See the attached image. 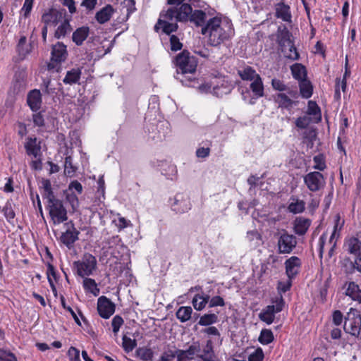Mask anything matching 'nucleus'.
Instances as JSON below:
<instances>
[{
  "instance_id": "30",
  "label": "nucleus",
  "mask_w": 361,
  "mask_h": 361,
  "mask_svg": "<svg viewBox=\"0 0 361 361\" xmlns=\"http://www.w3.org/2000/svg\"><path fill=\"white\" fill-rule=\"evenodd\" d=\"M310 226V221L305 218H297L295 221L294 231L296 234L302 235L308 230Z\"/></svg>"
},
{
  "instance_id": "28",
  "label": "nucleus",
  "mask_w": 361,
  "mask_h": 361,
  "mask_svg": "<svg viewBox=\"0 0 361 361\" xmlns=\"http://www.w3.org/2000/svg\"><path fill=\"white\" fill-rule=\"evenodd\" d=\"M290 37L291 33L286 27L279 28L277 39L281 48L284 46H290V44L293 43Z\"/></svg>"
},
{
  "instance_id": "62",
  "label": "nucleus",
  "mask_w": 361,
  "mask_h": 361,
  "mask_svg": "<svg viewBox=\"0 0 361 361\" xmlns=\"http://www.w3.org/2000/svg\"><path fill=\"white\" fill-rule=\"evenodd\" d=\"M209 301V307H214L216 306H224L225 302L224 299L220 296H214Z\"/></svg>"
},
{
  "instance_id": "55",
  "label": "nucleus",
  "mask_w": 361,
  "mask_h": 361,
  "mask_svg": "<svg viewBox=\"0 0 361 361\" xmlns=\"http://www.w3.org/2000/svg\"><path fill=\"white\" fill-rule=\"evenodd\" d=\"M202 332L203 334H205L208 336H214V339H217V341H219L220 343L221 342V335H220V332L218 330V329L215 326H209L207 328H205L204 329Z\"/></svg>"
},
{
  "instance_id": "45",
  "label": "nucleus",
  "mask_w": 361,
  "mask_h": 361,
  "mask_svg": "<svg viewBox=\"0 0 361 361\" xmlns=\"http://www.w3.org/2000/svg\"><path fill=\"white\" fill-rule=\"evenodd\" d=\"M66 200L71 205L72 212H75L79 207V200L75 194L73 192H66Z\"/></svg>"
},
{
  "instance_id": "7",
  "label": "nucleus",
  "mask_w": 361,
  "mask_h": 361,
  "mask_svg": "<svg viewBox=\"0 0 361 361\" xmlns=\"http://www.w3.org/2000/svg\"><path fill=\"white\" fill-rule=\"evenodd\" d=\"M344 330L346 333L355 337L360 335L361 331V315L358 311L351 308L348 312L344 323Z\"/></svg>"
},
{
  "instance_id": "11",
  "label": "nucleus",
  "mask_w": 361,
  "mask_h": 361,
  "mask_svg": "<svg viewBox=\"0 0 361 361\" xmlns=\"http://www.w3.org/2000/svg\"><path fill=\"white\" fill-rule=\"evenodd\" d=\"M67 55L66 46L63 43L58 42L54 45L51 50V61L47 65L48 69H55L59 63L66 60Z\"/></svg>"
},
{
  "instance_id": "17",
  "label": "nucleus",
  "mask_w": 361,
  "mask_h": 361,
  "mask_svg": "<svg viewBox=\"0 0 361 361\" xmlns=\"http://www.w3.org/2000/svg\"><path fill=\"white\" fill-rule=\"evenodd\" d=\"M173 209L178 213H185L190 209L191 204L189 198L181 194L175 197L174 203L172 204Z\"/></svg>"
},
{
  "instance_id": "32",
  "label": "nucleus",
  "mask_w": 361,
  "mask_h": 361,
  "mask_svg": "<svg viewBox=\"0 0 361 361\" xmlns=\"http://www.w3.org/2000/svg\"><path fill=\"white\" fill-rule=\"evenodd\" d=\"M293 77L300 81L302 80L307 79V71L306 68L301 63H295L290 67Z\"/></svg>"
},
{
  "instance_id": "15",
  "label": "nucleus",
  "mask_w": 361,
  "mask_h": 361,
  "mask_svg": "<svg viewBox=\"0 0 361 361\" xmlns=\"http://www.w3.org/2000/svg\"><path fill=\"white\" fill-rule=\"evenodd\" d=\"M116 305L106 296H100L97 300V311L100 317L109 319L115 312Z\"/></svg>"
},
{
  "instance_id": "4",
  "label": "nucleus",
  "mask_w": 361,
  "mask_h": 361,
  "mask_svg": "<svg viewBox=\"0 0 361 361\" xmlns=\"http://www.w3.org/2000/svg\"><path fill=\"white\" fill-rule=\"evenodd\" d=\"M97 259L90 253H85L81 259L73 262L76 273L82 278L89 276L93 274L97 269Z\"/></svg>"
},
{
  "instance_id": "21",
  "label": "nucleus",
  "mask_w": 361,
  "mask_h": 361,
  "mask_svg": "<svg viewBox=\"0 0 361 361\" xmlns=\"http://www.w3.org/2000/svg\"><path fill=\"white\" fill-rule=\"evenodd\" d=\"M345 295L351 298V300L361 304V289L355 282H349L345 285Z\"/></svg>"
},
{
  "instance_id": "2",
  "label": "nucleus",
  "mask_w": 361,
  "mask_h": 361,
  "mask_svg": "<svg viewBox=\"0 0 361 361\" xmlns=\"http://www.w3.org/2000/svg\"><path fill=\"white\" fill-rule=\"evenodd\" d=\"M201 33L208 37V43L211 46H218L233 35L231 23L222 20L220 17L209 18L205 26L201 29Z\"/></svg>"
},
{
  "instance_id": "25",
  "label": "nucleus",
  "mask_w": 361,
  "mask_h": 361,
  "mask_svg": "<svg viewBox=\"0 0 361 361\" xmlns=\"http://www.w3.org/2000/svg\"><path fill=\"white\" fill-rule=\"evenodd\" d=\"M271 86L274 90L279 91L280 92H286L291 97L297 99L298 97V93L296 90H291L284 82L276 78H274L271 80Z\"/></svg>"
},
{
  "instance_id": "42",
  "label": "nucleus",
  "mask_w": 361,
  "mask_h": 361,
  "mask_svg": "<svg viewBox=\"0 0 361 361\" xmlns=\"http://www.w3.org/2000/svg\"><path fill=\"white\" fill-rule=\"evenodd\" d=\"M218 316L216 314H205L200 317L198 324L200 326H209L216 323Z\"/></svg>"
},
{
  "instance_id": "6",
  "label": "nucleus",
  "mask_w": 361,
  "mask_h": 361,
  "mask_svg": "<svg viewBox=\"0 0 361 361\" xmlns=\"http://www.w3.org/2000/svg\"><path fill=\"white\" fill-rule=\"evenodd\" d=\"M272 303V305L264 308L259 314V319L268 325L273 323L275 319V314L281 312L285 305L284 300L281 295L273 299Z\"/></svg>"
},
{
  "instance_id": "26",
  "label": "nucleus",
  "mask_w": 361,
  "mask_h": 361,
  "mask_svg": "<svg viewBox=\"0 0 361 361\" xmlns=\"http://www.w3.org/2000/svg\"><path fill=\"white\" fill-rule=\"evenodd\" d=\"M90 33V29L87 26H82L75 30L72 35V39L76 45L80 46L87 39Z\"/></svg>"
},
{
  "instance_id": "10",
  "label": "nucleus",
  "mask_w": 361,
  "mask_h": 361,
  "mask_svg": "<svg viewBox=\"0 0 361 361\" xmlns=\"http://www.w3.org/2000/svg\"><path fill=\"white\" fill-rule=\"evenodd\" d=\"M304 183L307 188L312 192H317L323 189L326 185L324 176L319 171H313L307 173L303 177Z\"/></svg>"
},
{
  "instance_id": "53",
  "label": "nucleus",
  "mask_w": 361,
  "mask_h": 361,
  "mask_svg": "<svg viewBox=\"0 0 361 361\" xmlns=\"http://www.w3.org/2000/svg\"><path fill=\"white\" fill-rule=\"evenodd\" d=\"M314 165V169L319 171H324L326 169L324 157L322 154L317 155L313 159Z\"/></svg>"
},
{
  "instance_id": "31",
  "label": "nucleus",
  "mask_w": 361,
  "mask_h": 361,
  "mask_svg": "<svg viewBox=\"0 0 361 361\" xmlns=\"http://www.w3.org/2000/svg\"><path fill=\"white\" fill-rule=\"evenodd\" d=\"M83 279L82 286L85 290L87 293H92L94 296H98L100 293V290L97 287L96 281L91 278H88V276Z\"/></svg>"
},
{
  "instance_id": "18",
  "label": "nucleus",
  "mask_w": 361,
  "mask_h": 361,
  "mask_svg": "<svg viewBox=\"0 0 361 361\" xmlns=\"http://www.w3.org/2000/svg\"><path fill=\"white\" fill-rule=\"evenodd\" d=\"M25 148L27 155L33 156L34 158L41 157L40 142L36 137H27V142L25 144Z\"/></svg>"
},
{
  "instance_id": "20",
  "label": "nucleus",
  "mask_w": 361,
  "mask_h": 361,
  "mask_svg": "<svg viewBox=\"0 0 361 361\" xmlns=\"http://www.w3.org/2000/svg\"><path fill=\"white\" fill-rule=\"evenodd\" d=\"M71 226L68 228L61 236V242L67 247H70L78 239L79 231L74 227L73 224L71 222Z\"/></svg>"
},
{
  "instance_id": "19",
  "label": "nucleus",
  "mask_w": 361,
  "mask_h": 361,
  "mask_svg": "<svg viewBox=\"0 0 361 361\" xmlns=\"http://www.w3.org/2000/svg\"><path fill=\"white\" fill-rule=\"evenodd\" d=\"M300 264V259L295 256L290 257L285 262L286 273L288 278L292 279L298 274Z\"/></svg>"
},
{
  "instance_id": "27",
  "label": "nucleus",
  "mask_w": 361,
  "mask_h": 361,
  "mask_svg": "<svg viewBox=\"0 0 361 361\" xmlns=\"http://www.w3.org/2000/svg\"><path fill=\"white\" fill-rule=\"evenodd\" d=\"M276 16L283 21L290 22L291 20V14L289 6L283 3L276 4Z\"/></svg>"
},
{
  "instance_id": "41",
  "label": "nucleus",
  "mask_w": 361,
  "mask_h": 361,
  "mask_svg": "<svg viewBox=\"0 0 361 361\" xmlns=\"http://www.w3.org/2000/svg\"><path fill=\"white\" fill-rule=\"evenodd\" d=\"M17 51L20 56V57L24 58L27 54H29L30 49L27 44V39L26 37L22 36L17 44Z\"/></svg>"
},
{
  "instance_id": "24",
  "label": "nucleus",
  "mask_w": 361,
  "mask_h": 361,
  "mask_svg": "<svg viewBox=\"0 0 361 361\" xmlns=\"http://www.w3.org/2000/svg\"><path fill=\"white\" fill-rule=\"evenodd\" d=\"M114 13V8L108 4L96 13L95 18L99 23L104 24L110 20Z\"/></svg>"
},
{
  "instance_id": "47",
  "label": "nucleus",
  "mask_w": 361,
  "mask_h": 361,
  "mask_svg": "<svg viewBox=\"0 0 361 361\" xmlns=\"http://www.w3.org/2000/svg\"><path fill=\"white\" fill-rule=\"evenodd\" d=\"M274 340V335L271 330L269 329H263L262 330L259 337V341L263 345H267L271 343Z\"/></svg>"
},
{
  "instance_id": "23",
  "label": "nucleus",
  "mask_w": 361,
  "mask_h": 361,
  "mask_svg": "<svg viewBox=\"0 0 361 361\" xmlns=\"http://www.w3.org/2000/svg\"><path fill=\"white\" fill-rule=\"evenodd\" d=\"M345 246L346 250L355 257V259L361 256V241L356 238L348 239Z\"/></svg>"
},
{
  "instance_id": "50",
  "label": "nucleus",
  "mask_w": 361,
  "mask_h": 361,
  "mask_svg": "<svg viewBox=\"0 0 361 361\" xmlns=\"http://www.w3.org/2000/svg\"><path fill=\"white\" fill-rule=\"evenodd\" d=\"M76 171V167L73 165L72 159L71 157H67L65 159L64 163V173L68 176H73Z\"/></svg>"
},
{
  "instance_id": "48",
  "label": "nucleus",
  "mask_w": 361,
  "mask_h": 361,
  "mask_svg": "<svg viewBox=\"0 0 361 361\" xmlns=\"http://www.w3.org/2000/svg\"><path fill=\"white\" fill-rule=\"evenodd\" d=\"M343 222L344 221L341 219L339 215H336L334 230L329 238V243H331L336 237H338V232L341 231L343 225Z\"/></svg>"
},
{
  "instance_id": "12",
  "label": "nucleus",
  "mask_w": 361,
  "mask_h": 361,
  "mask_svg": "<svg viewBox=\"0 0 361 361\" xmlns=\"http://www.w3.org/2000/svg\"><path fill=\"white\" fill-rule=\"evenodd\" d=\"M297 245L296 238L287 232H283L278 239L279 252L281 254H289Z\"/></svg>"
},
{
  "instance_id": "44",
  "label": "nucleus",
  "mask_w": 361,
  "mask_h": 361,
  "mask_svg": "<svg viewBox=\"0 0 361 361\" xmlns=\"http://www.w3.org/2000/svg\"><path fill=\"white\" fill-rule=\"evenodd\" d=\"M42 188L44 190V192L42 194V197L47 200L55 197L52 188L51 182L48 179H43L42 181Z\"/></svg>"
},
{
  "instance_id": "5",
  "label": "nucleus",
  "mask_w": 361,
  "mask_h": 361,
  "mask_svg": "<svg viewBox=\"0 0 361 361\" xmlns=\"http://www.w3.org/2000/svg\"><path fill=\"white\" fill-rule=\"evenodd\" d=\"M47 207L54 224H60L67 220V210L63 202L56 197L47 200Z\"/></svg>"
},
{
  "instance_id": "52",
  "label": "nucleus",
  "mask_w": 361,
  "mask_h": 361,
  "mask_svg": "<svg viewBox=\"0 0 361 361\" xmlns=\"http://www.w3.org/2000/svg\"><path fill=\"white\" fill-rule=\"evenodd\" d=\"M178 351L172 349H167L164 351L159 361H172L176 357H177Z\"/></svg>"
},
{
  "instance_id": "13",
  "label": "nucleus",
  "mask_w": 361,
  "mask_h": 361,
  "mask_svg": "<svg viewBox=\"0 0 361 361\" xmlns=\"http://www.w3.org/2000/svg\"><path fill=\"white\" fill-rule=\"evenodd\" d=\"M212 84L213 94L216 97H223L229 94L233 89V85L225 76L215 78Z\"/></svg>"
},
{
  "instance_id": "3",
  "label": "nucleus",
  "mask_w": 361,
  "mask_h": 361,
  "mask_svg": "<svg viewBox=\"0 0 361 361\" xmlns=\"http://www.w3.org/2000/svg\"><path fill=\"white\" fill-rule=\"evenodd\" d=\"M200 350L201 348L200 343H193L186 350H177V360L190 361L196 356L199 361H214V352L213 341L212 339L207 341L206 345L203 348L202 354H199Z\"/></svg>"
},
{
  "instance_id": "61",
  "label": "nucleus",
  "mask_w": 361,
  "mask_h": 361,
  "mask_svg": "<svg viewBox=\"0 0 361 361\" xmlns=\"http://www.w3.org/2000/svg\"><path fill=\"white\" fill-rule=\"evenodd\" d=\"M44 88L42 90L48 94H54L56 93L55 85L50 81H44Z\"/></svg>"
},
{
  "instance_id": "22",
  "label": "nucleus",
  "mask_w": 361,
  "mask_h": 361,
  "mask_svg": "<svg viewBox=\"0 0 361 361\" xmlns=\"http://www.w3.org/2000/svg\"><path fill=\"white\" fill-rule=\"evenodd\" d=\"M27 103L32 111H36L39 109L42 104L40 91L38 90L30 91L27 94Z\"/></svg>"
},
{
  "instance_id": "34",
  "label": "nucleus",
  "mask_w": 361,
  "mask_h": 361,
  "mask_svg": "<svg viewBox=\"0 0 361 361\" xmlns=\"http://www.w3.org/2000/svg\"><path fill=\"white\" fill-rule=\"evenodd\" d=\"M250 88L256 97L259 98L264 96V85L260 76L251 81Z\"/></svg>"
},
{
  "instance_id": "51",
  "label": "nucleus",
  "mask_w": 361,
  "mask_h": 361,
  "mask_svg": "<svg viewBox=\"0 0 361 361\" xmlns=\"http://www.w3.org/2000/svg\"><path fill=\"white\" fill-rule=\"evenodd\" d=\"M246 238L254 246L259 245L261 241L260 234L255 231H248L247 233Z\"/></svg>"
},
{
  "instance_id": "14",
  "label": "nucleus",
  "mask_w": 361,
  "mask_h": 361,
  "mask_svg": "<svg viewBox=\"0 0 361 361\" xmlns=\"http://www.w3.org/2000/svg\"><path fill=\"white\" fill-rule=\"evenodd\" d=\"M66 16L65 9L50 8L45 11L42 16V21L47 25H56Z\"/></svg>"
},
{
  "instance_id": "29",
  "label": "nucleus",
  "mask_w": 361,
  "mask_h": 361,
  "mask_svg": "<svg viewBox=\"0 0 361 361\" xmlns=\"http://www.w3.org/2000/svg\"><path fill=\"white\" fill-rule=\"evenodd\" d=\"M81 76V71L80 68H73L67 71L66 76L63 79V83L72 85L79 82Z\"/></svg>"
},
{
  "instance_id": "60",
  "label": "nucleus",
  "mask_w": 361,
  "mask_h": 361,
  "mask_svg": "<svg viewBox=\"0 0 361 361\" xmlns=\"http://www.w3.org/2000/svg\"><path fill=\"white\" fill-rule=\"evenodd\" d=\"M61 305L62 307L67 310L72 315V317H73L75 322L78 324V325H80V322L78 317V316L76 315V314L75 313V312L73 311V310L69 307V306H67L66 304V301H65V298L63 295L61 296Z\"/></svg>"
},
{
  "instance_id": "16",
  "label": "nucleus",
  "mask_w": 361,
  "mask_h": 361,
  "mask_svg": "<svg viewBox=\"0 0 361 361\" xmlns=\"http://www.w3.org/2000/svg\"><path fill=\"white\" fill-rule=\"evenodd\" d=\"M274 101L278 108L290 111L293 106H297L298 102L291 97L287 92H279L273 95Z\"/></svg>"
},
{
  "instance_id": "38",
  "label": "nucleus",
  "mask_w": 361,
  "mask_h": 361,
  "mask_svg": "<svg viewBox=\"0 0 361 361\" xmlns=\"http://www.w3.org/2000/svg\"><path fill=\"white\" fill-rule=\"evenodd\" d=\"M61 25L57 27L55 31L54 36L57 39H60L64 37L67 33L71 31V26L69 23V20L65 18L62 22H60Z\"/></svg>"
},
{
  "instance_id": "63",
  "label": "nucleus",
  "mask_w": 361,
  "mask_h": 361,
  "mask_svg": "<svg viewBox=\"0 0 361 361\" xmlns=\"http://www.w3.org/2000/svg\"><path fill=\"white\" fill-rule=\"evenodd\" d=\"M0 360L2 361H17L13 353L2 350H0Z\"/></svg>"
},
{
  "instance_id": "59",
  "label": "nucleus",
  "mask_w": 361,
  "mask_h": 361,
  "mask_svg": "<svg viewBox=\"0 0 361 361\" xmlns=\"http://www.w3.org/2000/svg\"><path fill=\"white\" fill-rule=\"evenodd\" d=\"M310 123V118L307 116H300L295 121V125L300 129L306 128Z\"/></svg>"
},
{
  "instance_id": "58",
  "label": "nucleus",
  "mask_w": 361,
  "mask_h": 361,
  "mask_svg": "<svg viewBox=\"0 0 361 361\" xmlns=\"http://www.w3.org/2000/svg\"><path fill=\"white\" fill-rule=\"evenodd\" d=\"M170 44L171 50L175 51L180 50L183 47L178 37L174 35H172L170 37Z\"/></svg>"
},
{
  "instance_id": "40",
  "label": "nucleus",
  "mask_w": 361,
  "mask_h": 361,
  "mask_svg": "<svg viewBox=\"0 0 361 361\" xmlns=\"http://www.w3.org/2000/svg\"><path fill=\"white\" fill-rule=\"evenodd\" d=\"M192 310L190 307H180L176 312V317L181 322H185L191 318Z\"/></svg>"
},
{
  "instance_id": "35",
  "label": "nucleus",
  "mask_w": 361,
  "mask_h": 361,
  "mask_svg": "<svg viewBox=\"0 0 361 361\" xmlns=\"http://www.w3.org/2000/svg\"><path fill=\"white\" fill-rule=\"evenodd\" d=\"M291 202L288 207V209L293 214H299L305 210V203L303 200H300L295 197H290Z\"/></svg>"
},
{
  "instance_id": "46",
  "label": "nucleus",
  "mask_w": 361,
  "mask_h": 361,
  "mask_svg": "<svg viewBox=\"0 0 361 361\" xmlns=\"http://www.w3.org/2000/svg\"><path fill=\"white\" fill-rule=\"evenodd\" d=\"M136 354L143 361H152L153 358V351L150 348H139Z\"/></svg>"
},
{
  "instance_id": "56",
  "label": "nucleus",
  "mask_w": 361,
  "mask_h": 361,
  "mask_svg": "<svg viewBox=\"0 0 361 361\" xmlns=\"http://www.w3.org/2000/svg\"><path fill=\"white\" fill-rule=\"evenodd\" d=\"M264 355L263 350L261 348H258L252 353L250 354L248 357V361H262L264 359Z\"/></svg>"
},
{
  "instance_id": "33",
  "label": "nucleus",
  "mask_w": 361,
  "mask_h": 361,
  "mask_svg": "<svg viewBox=\"0 0 361 361\" xmlns=\"http://www.w3.org/2000/svg\"><path fill=\"white\" fill-rule=\"evenodd\" d=\"M240 78L243 80L252 81L260 76L256 71L250 66H246L241 70L238 71Z\"/></svg>"
},
{
  "instance_id": "43",
  "label": "nucleus",
  "mask_w": 361,
  "mask_h": 361,
  "mask_svg": "<svg viewBox=\"0 0 361 361\" xmlns=\"http://www.w3.org/2000/svg\"><path fill=\"white\" fill-rule=\"evenodd\" d=\"M2 211L7 221L12 223L16 216L12 202L9 200L7 201L5 206L3 207Z\"/></svg>"
},
{
  "instance_id": "37",
  "label": "nucleus",
  "mask_w": 361,
  "mask_h": 361,
  "mask_svg": "<svg viewBox=\"0 0 361 361\" xmlns=\"http://www.w3.org/2000/svg\"><path fill=\"white\" fill-rule=\"evenodd\" d=\"M300 93L303 98L308 99L312 94L313 87L310 80H302L299 82Z\"/></svg>"
},
{
  "instance_id": "54",
  "label": "nucleus",
  "mask_w": 361,
  "mask_h": 361,
  "mask_svg": "<svg viewBox=\"0 0 361 361\" xmlns=\"http://www.w3.org/2000/svg\"><path fill=\"white\" fill-rule=\"evenodd\" d=\"M123 322L124 321L123 318L119 315H116L113 318L111 321V326L113 328V332L114 333L115 335L118 334L121 326L123 324Z\"/></svg>"
},
{
  "instance_id": "64",
  "label": "nucleus",
  "mask_w": 361,
  "mask_h": 361,
  "mask_svg": "<svg viewBox=\"0 0 361 361\" xmlns=\"http://www.w3.org/2000/svg\"><path fill=\"white\" fill-rule=\"evenodd\" d=\"M68 355L70 357L71 361L80 360V351L74 347H71L69 348L68 351Z\"/></svg>"
},
{
  "instance_id": "9",
  "label": "nucleus",
  "mask_w": 361,
  "mask_h": 361,
  "mask_svg": "<svg viewBox=\"0 0 361 361\" xmlns=\"http://www.w3.org/2000/svg\"><path fill=\"white\" fill-rule=\"evenodd\" d=\"M136 10L135 0H123L117 4L114 12L118 13L119 16L116 19L117 24L123 23L128 20L130 16Z\"/></svg>"
},
{
  "instance_id": "57",
  "label": "nucleus",
  "mask_w": 361,
  "mask_h": 361,
  "mask_svg": "<svg viewBox=\"0 0 361 361\" xmlns=\"http://www.w3.org/2000/svg\"><path fill=\"white\" fill-rule=\"evenodd\" d=\"M291 284V279H290L289 278L286 281H279L277 285V289L279 293H280L279 296H282L281 293L287 292L290 288Z\"/></svg>"
},
{
  "instance_id": "1",
  "label": "nucleus",
  "mask_w": 361,
  "mask_h": 361,
  "mask_svg": "<svg viewBox=\"0 0 361 361\" xmlns=\"http://www.w3.org/2000/svg\"><path fill=\"white\" fill-rule=\"evenodd\" d=\"M209 19V18L203 11H192L190 4H185L179 8L174 7L161 12L154 29L156 31L161 29L163 32L170 35L178 30V25L177 22H187L189 20L197 27L202 28V27L205 26Z\"/></svg>"
},
{
  "instance_id": "36",
  "label": "nucleus",
  "mask_w": 361,
  "mask_h": 361,
  "mask_svg": "<svg viewBox=\"0 0 361 361\" xmlns=\"http://www.w3.org/2000/svg\"><path fill=\"white\" fill-rule=\"evenodd\" d=\"M209 295H202L200 294H196L194 296V298H192V303L194 308L196 310L200 311L205 307V306L207 304V302H209Z\"/></svg>"
},
{
  "instance_id": "8",
  "label": "nucleus",
  "mask_w": 361,
  "mask_h": 361,
  "mask_svg": "<svg viewBox=\"0 0 361 361\" xmlns=\"http://www.w3.org/2000/svg\"><path fill=\"white\" fill-rule=\"evenodd\" d=\"M176 66L182 73H192L196 71L197 61L193 56H190L187 51L179 54L176 59Z\"/></svg>"
},
{
  "instance_id": "39",
  "label": "nucleus",
  "mask_w": 361,
  "mask_h": 361,
  "mask_svg": "<svg viewBox=\"0 0 361 361\" xmlns=\"http://www.w3.org/2000/svg\"><path fill=\"white\" fill-rule=\"evenodd\" d=\"M284 56L290 60H298L299 59V54L297 51L293 42L290 44V46H284L281 48Z\"/></svg>"
},
{
  "instance_id": "49",
  "label": "nucleus",
  "mask_w": 361,
  "mask_h": 361,
  "mask_svg": "<svg viewBox=\"0 0 361 361\" xmlns=\"http://www.w3.org/2000/svg\"><path fill=\"white\" fill-rule=\"evenodd\" d=\"M137 345V342L135 339H132L126 335L123 336L122 346L126 353L131 352Z\"/></svg>"
}]
</instances>
